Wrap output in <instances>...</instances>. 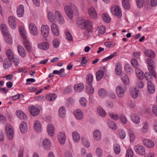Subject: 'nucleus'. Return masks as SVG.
Returning a JSON list of instances; mask_svg holds the SVG:
<instances>
[{
  "instance_id": "nucleus-17",
  "label": "nucleus",
  "mask_w": 157,
  "mask_h": 157,
  "mask_svg": "<svg viewBox=\"0 0 157 157\" xmlns=\"http://www.w3.org/2000/svg\"><path fill=\"white\" fill-rule=\"evenodd\" d=\"M34 127L35 130L36 132H39L42 130L41 124L39 121H36L34 124Z\"/></svg>"
},
{
  "instance_id": "nucleus-36",
  "label": "nucleus",
  "mask_w": 157,
  "mask_h": 157,
  "mask_svg": "<svg viewBox=\"0 0 157 157\" xmlns=\"http://www.w3.org/2000/svg\"><path fill=\"white\" fill-rule=\"evenodd\" d=\"M143 127L141 128L142 132L146 133L148 129V123L146 122H144L142 123Z\"/></svg>"
},
{
  "instance_id": "nucleus-12",
  "label": "nucleus",
  "mask_w": 157,
  "mask_h": 157,
  "mask_svg": "<svg viewBox=\"0 0 157 157\" xmlns=\"http://www.w3.org/2000/svg\"><path fill=\"white\" fill-rule=\"evenodd\" d=\"M30 112L31 114L34 116L38 115L39 112V110L36 107L33 106H30L29 107Z\"/></svg>"
},
{
  "instance_id": "nucleus-42",
  "label": "nucleus",
  "mask_w": 157,
  "mask_h": 157,
  "mask_svg": "<svg viewBox=\"0 0 157 157\" xmlns=\"http://www.w3.org/2000/svg\"><path fill=\"white\" fill-rule=\"evenodd\" d=\"M136 72L138 78L140 79H143L144 73L142 71L139 69H137L136 70Z\"/></svg>"
},
{
  "instance_id": "nucleus-59",
  "label": "nucleus",
  "mask_w": 157,
  "mask_h": 157,
  "mask_svg": "<svg viewBox=\"0 0 157 157\" xmlns=\"http://www.w3.org/2000/svg\"><path fill=\"white\" fill-rule=\"evenodd\" d=\"M60 41L58 39H55L53 40L52 43L54 48H57L59 45Z\"/></svg>"
},
{
  "instance_id": "nucleus-22",
  "label": "nucleus",
  "mask_w": 157,
  "mask_h": 157,
  "mask_svg": "<svg viewBox=\"0 0 157 157\" xmlns=\"http://www.w3.org/2000/svg\"><path fill=\"white\" fill-rule=\"evenodd\" d=\"M94 139L96 140H100L101 138V132L98 130H95L93 132Z\"/></svg>"
},
{
  "instance_id": "nucleus-63",
  "label": "nucleus",
  "mask_w": 157,
  "mask_h": 157,
  "mask_svg": "<svg viewBox=\"0 0 157 157\" xmlns=\"http://www.w3.org/2000/svg\"><path fill=\"white\" fill-rule=\"evenodd\" d=\"M109 127L113 130H115L117 128V125L113 121L109 122L108 124Z\"/></svg>"
},
{
  "instance_id": "nucleus-41",
  "label": "nucleus",
  "mask_w": 157,
  "mask_h": 157,
  "mask_svg": "<svg viewBox=\"0 0 157 157\" xmlns=\"http://www.w3.org/2000/svg\"><path fill=\"white\" fill-rule=\"evenodd\" d=\"M88 13L91 18L95 19L97 18V14L96 10H88Z\"/></svg>"
},
{
  "instance_id": "nucleus-50",
  "label": "nucleus",
  "mask_w": 157,
  "mask_h": 157,
  "mask_svg": "<svg viewBox=\"0 0 157 157\" xmlns=\"http://www.w3.org/2000/svg\"><path fill=\"white\" fill-rule=\"evenodd\" d=\"M152 74L151 75L148 72H146L145 74V77L148 82H151L152 81L153 77Z\"/></svg>"
},
{
  "instance_id": "nucleus-31",
  "label": "nucleus",
  "mask_w": 157,
  "mask_h": 157,
  "mask_svg": "<svg viewBox=\"0 0 157 157\" xmlns=\"http://www.w3.org/2000/svg\"><path fill=\"white\" fill-rule=\"evenodd\" d=\"M47 132L48 134L51 136H53L54 133L53 126L52 124H49L47 127Z\"/></svg>"
},
{
  "instance_id": "nucleus-58",
  "label": "nucleus",
  "mask_w": 157,
  "mask_h": 157,
  "mask_svg": "<svg viewBox=\"0 0 157 157\" xmlns=\"http://www.w3.org/2000/svg\"><path fill=\"white\" fill-rule=\"evenodd\" d=\"M116 52H113L109 56L103 59L102 60V61L103 62H104L107 60L112 59L114 56L116 55Z\"/></svg>"
},
{
  "instance_id": "nucleus-34",
  "label": "nucleus",
  "mask_w": 157,
  "mask_h": 157,
  "mask_svg": "<svg viewBox=\"0 0 157 157\" xmlns=\"http://www.w3.org/2000/svg\"><path fill=\"white\" fill-rule=\"evenodd\" d=\"M57 97L56 94H49L46 95V99L49 101H52L55 100Z\"/></svg>"
},
{
  "instance_id": "nucleus-9",
  "label": "nucleus",
  "mask_w": 157,
  "mask_h": 157,
  "mask_svg": "<svg viewBox=\"0 0 157 157\" xmlns=\"http://www.w3.org/2000/svg\"><path fill=\"white\" fill-rule=\"evenodd\" d=\"M49 44L46 42H44L39 43L37 45V47L40 49L46 51L49 48Z\"/></svg>"
},
{
  "instance_id": "nucleus-1",
  "label": "nucleus",
  "mask_w": 157,
  "mask_h": 157,
  "mask_svg": "<svg viewBox=\"0 0 157 157\" xmlns=\"http://www.w3.org/2000/svg\"><path fill=\"white\" fill-rule=\"evenodd\" d=\"M76 22L79 28L82 29H86L88 32L92 29L93 23L89 20H85L82 18L79 17L77 19Z\"/></svg>"
},
{
  "instance_id": "nucleus-7",
  "label": "nucleus",
  "mask_w": 157,
  "mask_h": 157,
  "mask_svg": "<svg viewBox=\"0 0 157 157\" xmlns=\"http://www.w3.org/2000/svg\"><path fill=\"white\" fill-rule=\"evenodd\" d=\"M55 17V19H56L59 24H62L64 23V20L63 15L58 10L56 11Z\"/></svg>"
},
{
  "instance_id": "nucleus-47",
  "label": "nucleus",
  "mask_w": 157,
  "mask_h": 157,
  "mask_svg": "<svg viewBox=\"0 0 157 157\" xmlns=\"http://www.w3.org/2000/svg\"><path fill=\"white\" fill-rule=\"evenodd\" d=\"M98 112L99 115L102 117L105 116L106 113L105 112L103 108L101 107H99L98 109Z\"/></svg>"
},
{
  "instance_id": "nucleus-37",
  "label": "nucleus",
  "mask_w": 157,
  "mask_h": 157,
  "mask_svg": "<svg viewBox=\"0 0 157 157\" xmlns=\"http://www.w3.org/2000/svg\"><path fill=\"white\" fill-rule=\"evenodd\" d=\"M59 113L61 117H64L66 114L65 108L63 106L61 107L59 109Z\"/></svg>"
},
{
  "instance_id": "nucleus-48",
  "label": "nucleus",
  "mask_w": 157,
  "mask_h": 157,
  "mask_svg": "<svg viewBox=\"0 0 157 157\" xmlns=\"http://www.w3.org/2000/svg\"><path fill=\"white\" fill-rule=\"evenodd\" d=\"M4 39L6 42L9 44H11L12 43L13 41L12 38L9 34H8L7 35H4Z\"/></svg>"
},
{
  "instance_id": "nucleus-10",
  "label": "nucleus",
  "mask_w": 157,
  "mask_h": 157,
  "mask_svg": "<svg viewBox=\"0 0 157 157\" xmlns=\"http://www.w3.org/2000/svg\"><path fill=\"white\" fill-rule=\"evenodd\" d=\"M51 29L53 34L55 36H57L59 34V30L57 25L54 23L52 24Z\"/></svg>"
},
{
  "instance_id": "nucleus-54",
  "label": "nucleus",
  "mask_w": 157,
  "mask_h": 157,
  "mask_svg": "<svg viewBox=\"0 0 157 157\" xmlns=\"http://www.w3.org/2000/svg\"><path fill=\"white\" fill-rule=\"evenodd\" d=\"M137 7L140 8H141L144 6V0H136Z\"/></svg>"
},
{
  "instance_id": "nucleus-29",
  "label": "nucleus",
  "mask_w": 157,
  "mask_h": 157,
  "mask_svg": "<svg viewBox=\"0 0 157 157\" xmlns=\"http://www.w3.org/2000/svg\"><path fill=\"white\" fill-rule=\"evenodd\" d=\"M122 3L124 9L128 10L130 9V5L128 0H122Z\"/></svg>"
},
{
  "instance_id": "nucleus-38",
  "label": "nucleus",
  "mask_w": 157,
  "mask_h": 157,
  "mask_svg": "<svg viewBox=\"0 0 157 157\" xmlns=\"http://www.w3.org/2000/svg\"><path fill=\"white\" fill-rule=\"evenodd\" d=\"M93 77L90 73L88 74L86 76V82L89 85L91 86L92 84Z\"/></svg>"
},
{
  "instance_id": "nucleus-13",
  "label": "nucleus",
  "mask_w": 157,
  "mask_h": 157,
  "mask_svg": "<svg viewBox=\"0 0 157 157\" xmlns=\"http://www.w3.org/2000/svg\"><path fill=\"white\" fill-rule=\"evenodd\" d=\"M65 13L67 16L70 19H71L74 15L76 16L79 15L78 10H66Z\"/></svg>"
},
{
  "instance_id": "nucleus-32",
  "label": "nucleus",
  "mask_w": 157,
  "mask_h": 157,
  "mask_svg": "<svg viewBox=\"0 0 157 157\" xmlns=\"http://www.w3.org/2000/svg\"><path fill=\"white\" fill-rule=\"evenodd\" d=\"M72 135L73 139L75 142H78L80 139V136L79 134L76 131L72 132Z\"/></svg>"
},
{
  "instance_id": "nucleus-18",
  "label": "nucleus",
  "mask_w": 157,
  "mask_h": 157,
  "mask_svg": "<svg viewBox=\"0 0 157 157\" xmlns=\"http://www.w3.org/2000/svg\"><path fill=\"white\" fill-rule=\"evenodd\" d=\"M19 127L21 131L23 133H25L27 130V124L25 121H22Z\"/></svg>"
},
{
  "instance_id": "nucleus-39",
  "label": "nucleus",
  "mask_w": 157,
  "mask_h": 157,
  "mask_svg": "<svg viewBox=\"0 0 157 157\" xmlns=\"http://www.w3.org/2000/svg\"><path fill=\"white\" fill-rule=\"evenodd\" d=\"M98 94L100 97L104 98L107 95V93L105 89L101 88L99 90Z\"/></svg>"
},
{
  "instance_id": "nucleus-5",
  "label": "nucleus",
  "mask_w": 157,
  "mask_h": 157,
  "mask_svg": "<svg viewBox=\"0 0 157 157\" xmlns=\"http://www.w3.org/2000/svg\"><path fill=\"white\" fill-rule=\"evenodd\" d=\"M49 31V27L48 25H42L41 26V33L44 37L46 38L48 36Z\"/></svg>"
},
{
  "instance_id": "nucleus-56",
  "label": "nucleus",
  "mask_w": 157,
  "mask_h": 157,
  "mask_svg": "<svg viewBox=\"0 0 157 157\" xmlns=\"http://www.w3.org/2000/svg\"><path fill=\"white\" fill-rule=\"evenodd\" d=\"M98 32L99 33L103 34H104L105 31V28L104 26L101 25L98 28Z\"/></svg>"
},
{
  "instance_id": "nucleus-28",
  "label": "nucleus",
  "mask_w": 157,
  "mask_h": 157,
  "mask_svg": "<svg viewBox=\"0 0 157 157\" xmlns=\"http://www.w3.org/2000/svg\"><path fill=\"white\" fill-rule=\"evenodd\" d=\"M148 91L150 93L153 94L155 91V88L154 85L151 82H147Z\"/></svg>"
},
{
  "instance_id": "nucleus-19",
  "label": "nucleus",
  "mask_w": 157,
  "mask_h": 157,
  "mask_svg": "<svg viewBox=\"0 0 157 157\" xmlns=\"http://www.w3.org/2000/svg\"><path fill=\"white\" fill-rule=\"evenodd\" d=\"M144 144L148 148H151L154 146V143L148 139H144L143 140Z\"/></svg>"
},
{
  "instance_id": "nucleus-4",
  "label": "nucleus",
  "mask_w": 157,
  "mask_h": 157,
  "mask_svg": "<svg viewBox=\"0 0 157 157\" xmlns=\"http://www.w3.org/2000/svg\"><path fill=\"white\" fill-rule=\"evenodd\" d=\"M134 151L136 153L141 155H144L145 154V149L142 146L137 145L134 147Z\"/></svg>"
},
{
  "instance_id": "nucleus-23",
  "label": "nucleus",
  "mask_w": 157,
  "mask_h": 157,
  "mask_svg": "<svg viewBox=\"0 0 157 157\" xmlns=\"http://www.w3.org/2000/svg\"><path fill=\"white\" fill-rule=\"evenodd\" d=\"M16 114L17 117L21 120H26L27 116L21 110H17L16 112Z\"/></svg>"
},
{
  "instance_id": "nucleus-35",
  "label": "nucleus",
  "mask_w": 157,
  "mask_h": 157,
  "mask_svg": "<svg viewBox=\"0 0 157 157\" xmlns=\"http://www.w3.org/2000/svg\"><path fill=\"white\" fill-rule=\"evenodd\" d=\"M76 6L73 3H69L64 6V10H76Z\"/></svg>"
},
{
  "instance_id": "nucleus-30",
  "label": "nucleus",
  "mask_w": 157,
  "mask_h": 157,
  "mask_svg": "<svg viewBox=\"0 0 157 157\" xmlns=\"http://www.w3.org/2000/svg\"><path fill=\"white\" fill-rule=\"evenodd\" d=\"M139 90L136 88L131 89L130 90V94L131 96L134 98H136L138 96Z\"/></svg>"
},
{
  "instance_id": "nucleus-27",
  "label": "nucleus",
  "mask_w": 157,
  "mask_h": 157,
  "mask_svg": "<svg viewBox=\"0 0 157 157\" xmlns=\"http://www.w3.org/2000/svg\"><path fill=\"white\" fill-rule=\"evenodd\" d=\"M1 30L3 35H7L9 33L6 24H2L1 25Z\"/></svg>"
},
{
  "instance_id": "nucleus-33",
  "label": "nucleus",
  "mask_w": 157,
  "mask_h": 157,
  "mask_svg": "<svg viewBox=\"0 0 157 157\" xmlns=\"http://www.w3.org/2000/svg\"><path fill=\"white\" fill-rule=\"evenodd\" d=\"M121 79L125 85H128L129 82V78L127 75L125 74H122L121 76Z\"/></svg>"
},
{
  "instance_id": "nucleus-64",
  "label": "nucleus",
  "mask_w": 157,
  "mask_h": 157,
  "mask_svg": "<svg viewBox=\"0 0 157 157\" xmlns=\"http://www.w3.org/2000/svg\"><path fill=\"white\" fill-rule=\"evenodd\" d=\"M79 102L81 105L83 106H86L87 103L86 99L83 97L81 98L79 100Z\"/></svg>"
},
{
  "instance_id": "nucleus-25",
  "label": "nucleus",
  "mask_w": 157,
  "mask_h": 157,
  "mask_svg": "<svg viewBox=\"0 0 157 157\" xmlns=\"http://www.w3.org/2000/svg\"><path fill=\"white\" fill-rule=\"evenodd\" d=\"M11 60L8 59H6L4 60L3 63V67L5 69H8L12 66Z\"/></svg>"
},
{
  "instance_id": "nucleus-52",
  "label": "nucleus",
  "mask_w": 157,
  "mask_h": 157,
  "mask_svg": "<svg viewBox=\"0 0 157 157\" xmlns=\"http://www.w3.org/2000/svg\"><path fill=\"white\" fill-rule=\"evenodd\" d=\"M131 63L132 66L136 69L139 67V64L137 61L135 59L133 58L131 60Z\"/></svg>"
},
{
  "instance_id": "nucleus-26",
  "label": "nucleus",
  "mask_w": 157,
  "mask_h": 157,
  "mask_svg": "<svg viewBox=\"0 0 157 157\" xmlns=\"http://www.w3.org/2000/svg\"><path fill=\"white\" fill-rule=\"evenodd\" d=\"M144 54L151 58H154L155 56V54L154 52L151 50H147L145 51Z\"/></svg>"
},
{
  "instance_id": "nucleus-14",
  "label": "nucleus",
  "mask_w": 157,
  "mask_h": 157,
  "mask_svg": "<svg viewBox=\"0 0 157 157\" xmlns=\"http://www.w3.org/2000/svg\"><path fill=\"white\" fill-rule=\"evenodd\" d=\"M58 140L61 144H64L66 141V136L63 132L59 133L58 135Z\"/></svg>"
},
{
  "instance_id": "nucleus-3",
  "label": "nucleus",
  "mask_w": 157,
  "mask_h": 157,
  "mask_svg": "<svg viewBox=\"0 0 157 157\" xmlns=\"http://www.w3.org/2000/svg\"><path fill=\"white\" fill-rule=\"evenodd\" d=\"M127 87L126 86H117L116 87V93L119 98H122L126 91Z\"/></svg>"
},
{
  "instance_id": "nucleus-16",
  "label": "nucleus",
  "mask_w": 157,
  "mask_h": 157,
  "mask_svg": "<svg viewBox=\"0 0 157 157\" xmlns=\"http://www.w3.org/2000/svg\"><path fill=\"white\" fill-rule=\"evenodd\" d=\"M75 117L78 120H81L83 117V114L81 111L79 109L75 110L74 111Z\"/></svg>"
},
{
  "instance_id": "nucleus-15",
  "label": "nucleus",
  "mask_w": 157,
  "mask_h": 157,
  "mask_svg": "<svg viewBox=\"0 0 157 157\" xmlns=\"http://www.w3.org/2000/svg\"><path fill=\"white\" fill-rule=\"evenodd\" d=\"M18 51L19 55L22 57H25L26 55V52L23 47L21 45H18L17 46Z\"/></svg>"
},
{
  "instance_id": "nucleus-61",
  "label": "nucleus",
  "mask_w": 157,
  "mask_h": 157,
  "mask_svg": "<svg viewBox=\"0 0 157 157\" xmlns=\"http://www.w3.org/2000/svg\"><path fill=\"white\" fill-rule=\"evenodd\" d=\"M65 35L67 39L70 41H73V39L71 34L68 31H66L65 33Z\"/></svg>"
},
{
  "instance_id": "nucleus-8",
  "label": "nucleus",
  "mask_w": 157,
  "mask_h": 157,
  "mask_svg": "<svg viewBox=\"0 0 157 157\" xmlns=\"http://www.w3.org/2000/svg\"><path fill=\"white\" fill-rule=\"evenodd\" d=\"M105 69V67H101V69L102 70H99L96 72V77L98 81H99L103 78L104 75Z\"/></svg>"
},
{
  "instance_id": "nucleus-21",
  "label": "nucleus",
  "mask_w": 157,
  "mask_h": 157,
  "mask_svg": "<svg viewBox=\"0 0 157 157\" xmlns=\"http://www.w3.org/2000/svg\"><path fill=\"white\" fill-rule=\"evenodd\" d=\"M131 119L132 122L135 124H138L140 122V117L136 114H132L131 115Z\"/></svg>"
},
{
  "instance_id": "nucleus-6",
  "label": "nucleus",
  "mask_w": 157,
  "mask_h": 157,
  "mask_svg": "<svg viewBox=\"0 0 157 157\" xmlns=\"http://www.w3.org/2000/svg\"><path fill=\"white\" fill-rule=\"evenodd\" d=\"M29 28L31 33L35 36L38 35V31L36 26L32 23H30L29 25Z\"/></svg>"
},
{
  "instance_id": "nucleus-2",
  "label": "nucleus",
  "mask_w": 157,
  "mask_h": 157,
  "mask_svg": "<svg viewBox=\"0 0 157 157\" xmlns=\"http://www.w3.org/2000/svg\"><path fill=\"white\" fill-rule=\"evenodd\" d=\"M147 63L148 64V69L149 71L152 76L154 77H156V75L154 71L153 70V68L155 67V64L153 60L147 58L146 59Z\"/></svg>"
},
{
  "instance_id": "nucleus-60",
  "label": "nucleus",
  "mask_w": 157,
  "mask_h": 157,
  "mask_svg": "<svg viewBox=\"0 0 157 157\" xmlns=\"http://www.w3.org/2000/svg\"><path fill=\"white\" fill-rule=\"evenodd\" d=\"M6 132H13L12 126L9 124H7L6 126Z\"/></svg>"
},
{
  "instance_id": "nucleus-51",
  "label": "nucleus",
  "mask_w": 157,
  "mask_h": 157,
  "mask_svg": "<svg viewBox=\"0 0 157 157\" xmlns=\"http://www.w3.org/2000/svg\"><path fill=\"white\" fill-rule=\"evenodd\" d=\"M113 149L114 153L116 154H119L121 151V148L119 145L114 144L113 145Z\"/></svg>"
},
{
  "instance_id": "nucleus-62",
  "label": "nucleus",
  "mask_w": 157,
  "mask_h": 157,
  "mask_svg": "<svg viewBox=\"0 0 157 157\" xmlns=\"http://www.w3.org/2000/svg\"><path fill=\"white\" fill-rule=\"evenodd\" d=\"M119 119L124 124H126L127 122V120L125 116L123 115H121L119 117Z\"/></svg>"
},
{
  "instance_id": "nucleus-55",
  "label": "nucleus",
  "mask_w": 157,
  "mask_h": 157,
  "mask_svg": "<svg viewBox=\"0 0 157 157\" xmlns=\"http://www.w3.org/2000/svg\"><path fill=\"white\" fill-rule=\"evenodd\" d=\"M82 142L84 146L89 147L90 146V143L88 140L85 138H82Z\"/></svg>"
},
{
  "instance_id": "nucleus-44",
  "label": "nucleus",
  "mask_w": 157,
  "mask_h": 157,
  "mask_svg": "<svg viewBox=\"0 0 157 157\" xmlns=\"http://www.w3.org/2000/svg\"><path fill=\"white\" fill-rule=\"evenodd\" d=\"M116 73L117 75H120L122 72L121 65L119 63H117L116 66Z\"/></svg>"
},
{
  "instance_id": "nucleus-49",
  "label": "nucleus",
  "mask_w": 157,
  "mask_h": 157,
  "mask_svg": "<svg viewBox=\"0 0 157 157\" xmlns=\"http://www.w3.org/2000/svg\"><path fill=\"white\" fill-rule=\"evenodd\" d=\"M124 70L127 73H131L133 71L130 64H125L124 66Z\"/></svg>"
},
{
  "instance_id": "nucleus-46",
  "label": "nucleus",
  "mask_w": 157,
  "mask_h": 157,
  "mask_svg": "<svg viewBox=\"0 0 157 157\" xmlns=\"http://www.w3.org/2000/svg\"><path fill=\"white\" fill-rule=\"evenodd\" d=\"M113 15L116 16L118 18H120L122 16L121 10H111Z\"/></svg>"
},
{
  "instance_id": "nucleus-45",
  "label": "nucleus",
  "mask_w": 157,
  "mask_h": 157,
  "mask_svg": "<svg viewBox=\"0 0 157 157\" xmlns=\"http://www.w3.org/2000/svg\"><path fill=\"white\" fill-rule=\"evenodd\" d=\"M19 30L21 35L23 39L26 38V33L25 29L21 27H19Z\"/></svg>"
},
{
  "instance_id": "nucleus-53",
  "label": "nucleus",
  "mask_w": 157,
  "mask_h": 157,
  "mask_svg": "<svg viewBox=\"0 0 157 157\" xmlns=\"http://www.w3.org/2000/svg\"><path fill=\"white\" fill-rule=\"evenodd\" d=\"M48 16L49 21L52 22L55 20V15L51 11H49L48 13Z\"/></svg>"
},
{
  "instance_id": "nucleus-40",
  "label": "nucleus",
  "mask_w": 157,
  "mask_h": 157,
  "mask_svg": "<svg viewBox=\"0 0 157 157\" xmlns=\"http://www.w3.org/2000/svg\"><path fill=\"white\" fill-rule=\"evenodd\" d=\"M102 18L104 21L106 23L109 22L111 20L109 16L106 13H103L102 15Z\"/></svg>"
},
{
  "instance_id": "nucleus-11",
  "label": "nucleus",
  "mask_w": 157,
  "mask_h": 157,
  "mask_svg": "<svg viewBox=\"0 0 157 157\" xmlns=\"http://www.w3.org/2000/svg\"><path fill=\"white\" fill-rule=\"evenodd\" d=\"M8 23L10 27L13 29H15L17 27V24L15 19L12 16L9 17Z\"/></svg>"
},
{
  "instance_id": "nucleus-20",
  "label": "nucleus",
  "mask_w": 157,
  "mask_h": 157,
  "mask_svg": "<svg viewBox=\"0 0 157 157\" xmlns=\"http://www.w3.org/2000/svg\"><path fill=\"white\" fill-rule=\"evenodd\" d=\"M44 147L46 150H49L51 147V142L49 140L45 139L43 142Z\"/></svg>"
},
{
  "instance_id": "nucleus-43",
  "label": "nucleus",
  "mask_w": 157,
  "mask_h": 157,
  "mask_svg": "<svg viewBox=\"0 0 157 157\" xmlns=\"http://www.w3.org/2000/svg\"><path fill=\"white\" fill-rule=\"evenodd\" d=\"M6 55L8 59L12 60L14 57V55L12 50L9 49L6 51Z\"/></svg>"
},
{
  "instance_id": "nucleus-57",
  "label": "nucleus",
  "mask_w": 157,
  "mask_h": 157,
  "mask_svg": "<svg viewBox=\"0 0 157 157\" xmlns=\"http://www.w3.org/2000/svg\"><path fill=\"white\" fill-rule=\"evenodd\" d=\"M133 151L131 149H128L127 150L126 157H133Z\"/></svg>"
},
{
  "instance_id": "nucleus-24",
  "label": "nucleus",
  "mask_w": 157,
  "mask_h": 157,
  "mask_svg": "<svg viewBox=\"0 0 157 157\" xmlns=\"http://www.w3.org/2000/svg\"><path fill=\"white\" fill-rule=\"evenodd\" d=\"M84 88V85L82 83L76 84L74 86V89L76 92H79L82 91Z\"/></svg>"
}]
</instances>
